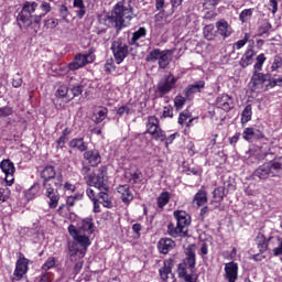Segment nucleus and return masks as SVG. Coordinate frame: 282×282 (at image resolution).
Here are the masks:
<instances>
[{"label": "nucleus", "mask_w": 282, "mask_h": 282, "mask_svg": "<svg viewBox=\"0 0 282 282\" xmlns=\"http://www.w3.org/2000/svg\"><path fill=\"white\" fill-rule=\"evenodd\" d=\"M68 232L73 237L74 241L68 242V254L70 261H76L77 259H83L87 252V248L91 246V240L89 236L94 232V219L85 218L79 224L78 227L70 225L68 227Z\"/></svg>", "instance_id": "1"}, {"label": "nucleus", "mask_w": 282, "mask_h": 282, "mask_svg": "<svg viewBox=\"0 0 282 282\" xmlns=\"http://www.w3.org/2000/svg\"><path fill=\"white\" fill-rule=\"evenodd\" d=\"M41 177L43 180V187L45 189V195L48 197L50 208H56L58 206V188L63 186V174H56V169L53 165H46L42 172Z\"/></svg>", "instance_id": "2"}, {"label": "nucleus", "mask_w": 282, "mask_h": 282, "mask_svg": "<svg viewBox=\"0 0 282 282\" xmlns=\"http://www.w3.org/2000/svg\"><path fill=\"white\" fill-rule=\"evenodd\" d=\"M133 17L135 15L133 14V7H131V3L127 0H121L113 7L108 20L112 28L120 31L131 23Z\"/></svg>", "instance_id": "3"}, {"label": "nucleus", "mask_w": 282, "mask_h": 282, "mask_svg": "<svg viewBox=\"0 0 282 282\" xmlns=\"http://www.w3.org/2000/svg\"><path fill=\"white\" fill-rule=\"evenodd\" d=\"M195 245H189L185 249V258L183 263L178 264V276L186 282H197V275L195 274Z\"/></svg>", "instance_id": "4"}, {"label": "nucleus", "mask_w": 282, "mask_h": 282, "mask_svg": "<svg viewBox=\"0 0 282 282\" xmlns=\"http://www.w3.org/2000/svg\"><path fill=\"white\" fill-rule=\"evenodd\" d=\"M39 4L36 2H24L22 10L18 13L17 21L18 25L21 30H26V28H30L32 23H35L39 25L41 23V19L45 17V14L34 15V12H36V8Z\"/></svg>", "instance_id": "5"}, {"label": "nucleus", "mask_w": 282, "mask_h": 282, "mask_svg": "<svg viewBox=\"0 0 282 282\" xmlns=\"http://www.w3.org/2000/svg\"><path fill=\"white\" fill-rule=\"evenodd\" d=\"M176 219V227L173 223L167 225V234L170 237H186L188 235V227L191 226V215L185 210H175L173 213Z\"/></svg>", "instance_id": "6"}, {"label": "nucleus", "mask_w": 282, "mask_h": 282, "mask_svg": "<svg viewBox=\"0 0 282 282\" xmlns=\"http://www.w3.org/2000/svg\"><path fill=\"white\" fill-rule=\"evenodd\" d=\"M279 171H282V156H275L273 160L260 165L253 172V177H258V180H268L270 175L276 177Z\"/></svg>", "instance_id": "7"}, {"label": "nucleus", "mask_w": 282, "mask_h": 282, "mask_svg": "<svg viewBox=\"0 0 282 282\" xmlns=\"http://www.w3.org/2000/svg\"><path fill=\"white\" fill-rule=\"evenodd\" d=\"M175 54L174 50L153 48L147 56V63H155L158 61L160 69H166L171 65V56Z\"/></svg>", "instance_id": "8"}, {"label": "nucleus", "mask_w": 282, "mask_h": 282, "mask_svg": "<svg viewBox=\"0 0 282 282\" xmlns=\"http://www.w3.org/2000/svg\"><path fill=\"white\" fill-rule=\"evenodd\" d=\"M94 52H96V48L91 47L88 50L87 54H77L74 61L68 64V69L75 72V69H80V67H85V65L94 63L96 59Z\"/></svg>", "instance_id": "9"}, {"label": "nucleus", "mask_w": 282, "mask_h": 282, "mask_svg": "<svg viewBox=\"0 0 282 282\" xmlns=\"http://www.w3.org/2000/svg\"><path fill=\"white\" fill-rule=\"evenodd\" d=\"M147 133H150L154 140H161V142L166 140V134L163 129L160 128V120L155 116L148 117Z\"/></svg>", "instance_id": "10"}, {"label": "nucleus", "mask_w": 282, "mask_h": 282, "mask_svg": "<svg viewBox=\"0 0 282 282\" xmlns=\"http://www.w3.org/2000/svg\"><path fill=\"white\" fill-rule=\"evenodd\" d=\"M105 175H107V167L101 166L98 169V173L96 175L88 176L87 183L89 186H95L97 191H109V184H107Z\"/></svg>", "instance_id": "11"}, {"label": "nucleus", "mask_w": 282, "mask_h": 282, "mask_svg": "<svg viewBox=\"0 0 282 282\" xmlns=\"http://www.w3.org/2000/svg\"><path fill=\"white\" fill-rule=\"evenodd\" d=\"M111 52L117 65H120L129 56V45L122 39H117L111 44Z\"/></svg>", "instance_id": "12"}, {"label": "nucleus", "mask_w": 282, "mask_h": 282, "mask_svg": "<svg viewBox=\"0 0 282 282\" xmlns=\"http://www.w3.org/2000/svg\"><path fill=\"white\" fill-rule=\"evenodd\" d=\"M175 85H177V78L170 73L160 79L156 85V91L160 96H166V94H171V90L175 89Z\"/></svg>", "instance_id": "13"}, {"label": "nucleus", "mask_w": 282, "mask_h": 282, "mask_svg": "<svg viewBox=\"0 0 282 282\" xmlns=\"http://www.w3.org/2000/svg\"><path fill=\"white\" fill-rule=\"evenodd\" d=\"M265 83H270V74L253 70V75L249 83L251 91H259V89H263V85H265Z\"/></svg>", "instance_id": "14"}, {"label": "nucleus", "mask_w": 282, "mask_h": 282, "mask_svg": "<svg viewBox=\"0 0 282 282\" xmlns=\"http://www.w3.org/2000/svg\"><path fill=\"white\" fill-rule=\"evenodd\" d=\"M0 169L6 175L4 180L8 186H12V184H14V172L17 171L14 163L10 161V159L2 160L0 163Z\"/></svg>", "instance_id": "15"}, {"label": "nucleus", "mask_w": 282, "mask_h": 282, "mask_svg": "<svg viewBox=\"0 0 282 282\" xmlns=\"http://www.w3.org/2000/svg\"><path fill=\"white\" fill-rule=\"evenodd\" d=\"M28 273V259L22 258L17 261L15 270L13 272V276L11 281H21L23 275Z\"/></svg>", "instance_id": "16"}, {"label": "nucleus", "mask_w": 282, "mask_h": 282, "mask_svg": "<svg viewBox=\"0 0 282 282\" xmlns=\"http://www.w3.org/2000/svg\"><path fill=\"white\" fill-rule=\"evenodd\" d=\"M84 160L88 161L90 166H98L100 162H102V158L100 156V152L98 150H88L83 154Z\"/></svg>", "instance_id": "17"}, {"label": "nucleus", "mask_w": 282, "mask_h": 282, "mask_svg": "<svg viewBox=\"0 0 282 282\" xmlns=\"http://www.w3.org/2000/svg\"><path fill=\"white\" fill-rule=\"evenodd\" d=\"M175 248V242L171 238H161L158 242V250L161 254H169Z\"/></svg>", "instance_id": "18"}, {"label": "nucleus", "mask_w": 282, "mask_h": 282, "mask_svg": "<svg viewBox=\"0 0 282 282\" xmlns=\"http://www.w3.org/2000/svg\"><path fill=\"white\" fill-rule=\"evenodd\" d=\"M206 87V82L198 80L192 85H188L184 90L183 94L186 98H191L193 94H199L202 93V89Z\"/></svg>", "instance_id": "19"}, {"label": "nucleus", "mask_w": 282, "mask_h": 282, "mask_svg": "<svg viewBox=\"0 0 282 282\" xmlns=\"http://www.w3.org/2000/svg\"><path fill=\"white\" fill-rule=\"evenodd\" d=\"M256 243L261 254H263L268 250H272V242H270V238L265 239V236L263 234H258V236L256 237Z\"/></svg>", "instance_id": "20"}, {"label": "nucleus", "mask_w": 282, "mask_h": 282, "mask_svg": "<svg viewBox=\"0 0 282 282\" xmlns=\"http://www.w3.org/2000/svg\"><path fill=\"white\" fill-rule=\"evenodd\" d=\"M216 28L218 34H220V36H223L224 39H228V36L232 34V26H230V24H228V21L224 19L216 22Z\"/></svg>", "instance_id": "21"}, {"label": "nucleus", "mask_w": 282, "mask_h": 282, "mask_svg": "<svg viewBox=\"0 0 282 282\" xmlns=\"http://www.w3.org/2000/svg\"><path fill=\"white\" fill-rule=\"evenodd\" d=\"M216 105L223 111H230L232 108V98L228 95H219L216 98Z\"/></svg>", "instance_id": "22"}, {"label": "nucleus", "mask_w": 282, "mask_h": 282, "mask_svg": "<svg viewBox=\"0 0 282 282\" xmlns=\"http://www.w3.org/2000/svg\"><path fill=\"white\" fill-rule=\"evenodd\" d=\"M117 193L121 195V200L123 202V204L129 205L131 204V202H133V193L131 192L129 185H120L117 188Z\"/></svg>", "instance_id": "23"}, {"label": "nucleus", "mask_w": 282, "mask_h": 282, "mask_svg": "<svg viewBox=\"0 0 282 282\" xmlns=\"http://www.w3.org/2000/svg\"><path fill=\"white\" fill-rule=\"evenodd\" d=\"M245 140H263L265 135L257 128H246L243 131Z\"/></svg>", "instance_id": "24"}, {"label": "nucleus", "mask_w": 282, "mask_h": 282, "mask_svg": "<svg viewBox=\"0 0 282 282\" xmlns=\"http://www.w3.org/2000/svg\"><path fill=\"white\" fill-rule=\"evenodd\" d=\"M239 267L235 262L227 263L225 265L226 278L229 282L237 281Z\"/></svg>", "instance_id": "25"}, {"label": "nucleus", "mask_w": 282, "mask_h": 282, "mask_svg": "<svg viewBox=\"0 0 282 282\" xmlns=\"http://www.w3.org/2000/svg\"><path fill=\"white\" fill-rule=\"evenodd\" d=\"M172 270H173V259L165 260L163 268L159 270L162 281L169 280V274H171Z\"/></svg>", "instance_id": "26"}, {"label": "nucleus", "mask_w": 282, "mask_h": 282, "mask_svg": "<svg viewBox=\"0 0 282 282\" xmlns=\"http://www.w3.org/2000/svg\"><path fill=\"white\" fill-rule=\"evenodd\" d=\"M270 243L274 257L282 256V239L280 237H270Z\"/></svg>", "instance_id": "27"}, {"label": "nucleus", "mask_w": 282, "mask_h": 282, "mask_svg": "<svg viewBox=\"0 0 282 282\" xmlns=\"http://www.w3.org/2000/svg\"><path fill=\"white\" fill-rule=\"evenodd\" d=\"M98 197L101 199V204L105 208H113V202H111V196H109V189H99Z\"/></svg>", "instance_id": "28"}, {"label": "nucleus", "mask_w": 282, "mask_h": 282, "mask_svg": "<svg viewBox=\"0 0 282 282\" xmlns=\"http://www.w3.org/2000/svg\"><path fill=\"white\" fill-rule=\"evenodd\" d=\"M204 39L206 41H215L217 39V31H215V25L207 24L203 29Z\"/></svg>", "instance_id": "29"}, {"label": "nucleus", "mask_w": 282, "mask_h": 282, "mask_svg": "<svg viewBox=\"0 0 282 282\" xmlns=\"http://www.w3.org/2000/svg\"><path fill=\"white\" fill-rule=\"evenodd\" d=\"M70 149H77V151H80L82 153L84 151H87V143L83 138L72 139L69 141Z\"/></svg>", "instance_id": "30"}, {"label": "nucleus", "mask_w": 282, "mask_h": 282, "mask_svg": "<svg viewBox=\"0 0 282 282\" xmlns=\"http://www.w3.org/2000/svg\"><path fill=\"white\" fill-rule=\"evenodd\" d=\"M252 58H254V51L248 50L240 59L241 67L246 68L249 65H252Z\"/></svg>", "instance_id": "31"}, {"label": "nucleus", "mask_w": 282, "mask_h": 282, "mask_svg": "<svg viewBox=\"0 0 282 282\" xmlns=\"http://www.w3.org/2000/svg\"><path fill=\"white\" fill-rule=\"evenodd\" d=\"M73 8L80 10V11H76V17L78 19H83V17H85V14H87V10L85 8V1H83V0H74Z\"/></svg>", "instance_id": "32"}, {"label": "nucleus", "mask_w": 282, "mask_h": 282, "mask_svg": "<svg viewBox=\"0 0 282 282\" xmlns=\"http://www.w3.org/2000/svg\"><path fill=\"white\" fill-rule=\"evenodd\" d=\"M194 204H196L197 206H204V204H206V202H208V196H206V191L204 189H199L195 196H194Z\"/></svg>", "instance_id": "33"}, {"label": "nucleus", "mask_w": 282, "mask_h": 282, "mask_svg": "<svg viewBox=\"0 0 282 282\" xmlns=\"http://www.w3.org/2000/svg\"><path fill=\"white\" fill-rule=\"evenodd\" d=\"M68 100H74V98H76V96H80V94H83V85H70L68 87Z\"/></svg>", "instance_id": "34"}, {"label": "nucleus", "mask_w": 282, "mask_h": 282, "mask_svg": "<svg viewBox=\"0 0 282 282\" xmlns=\"http://www.w3.org/2000/svg\"><path fill=\"white\" fill-rule=\"evenodd\" d=\"M252 120V105H247L241 112V123L246 124Z\"/></svg>", "instance_id": "35"}, {"label": "nucleus", "mask_w": 282, "mask_h": 282, "mask_svg": "<svg viewBox=\"0 0 282 282\" xmlns=\"http://www.w3.org/2000/svg\"><path fill=\"white\" fill-rule=\"evenodd\" d=\"M144 36H147V29L145 28H139L138 31H135L132 34V37L130 40V45H135V43H138V41H140V39H144Z\"/></svg>", "instance_id": "36"}, {"label": "nucleus", "mask_w": 282, "mask_h": 282, "mask_svg": "<svg viewBox=\"0 0 282 282\" xmlns=\"http://www.w3.org/2000/svg\"><path fill=\"white\" fill-rule=\"evenodd\" d=\"M127 177L129 178L130 184H140V182L143 180L142 172H140V170H135L127 175Z\"/></svg>", "instance_id": "37"}, {"label": "nucleus", "mask_w": 282, "mask_h": 282, "mask_svg": "<svg viewBox=\"0 0 282 282\" xmlns=\"http://www.w3.org/2000/svg\"><path fill=\"white\" fill-rule=\"evenodd\" d=\"M105 118H107V108L97 110L93 116V120L96 122V124H100Z\"/></svg>", "instance_id": "38"}, {"label": "nucleus", "mask_w": 282, "mask_h": 282, "mask_svg": "<svg viewBox=\"0 0 282 282\" xmlns=\"http://www.w3.org/2000/svg\"><path fill=\"white\" fill-rule=\"evenodd\" d=\"M270 30H272V24L268 21L262 22L258 28V36H268V34H270Z\"/></svg>", "instance_id": "39"}, {"label": "nucleus", "mask_w": 282, "mask_h": 282, "mask_svg": "<svg viewBox=\"0 0 282 282\" xmlns=\"http://www.w3.org/2000/svg\"><path fill=\"white\" fill-rule=\"evenodd\" d=\"M254 13V9H245L239 14V21L241 23H248L250 19H252V14Z\"/></svg>", "instance_id": "40"}, {"label": "nucleus", "mask_w": 282, "mask_h": 282, "mask_svg": "<svg viewBox=\"0 0 282 282\" xmlns=\"http://www.w3.org/2000/svg\"><path fill=\"white\" fill-rule=\"evenodd\" d=\"M214 202H223L226 197V187L220 186L213 192Z\"/></svg>", "instance_id": "41"}, {"label": "nucleus", "mask_w": 282, "mask_h": 282, "mask_svg": "<svg viewBox=\"0 0 282 282\" xmlns=\"http://www.w3.org/2000/svg\"><path fill=\"white\" fill-rule=\"evenodd\" d=\"M170 200H171V194H169V192H163L158 197V206L160 208H164V206H166V204H169Z\"/></svg>", "instance_id": "42"}, {"label": "nucleus", "mask_w": 282, "mask_h": 282, "mask_svg": "<svg viewBox=\"0 0 282 282\" xmlns=\"http://www.w3.org/2000/svg\"><path fill=\"white\" fill-rule=\"evenodd\" d=\"M55 96H57V98H66V100H69V87L65 85L59 86L55 93Z\"/></svg>", "instance_id": "43"}, {"label": "nucleus", "mask_w": 282, "mask_h": 282, "mask_svg": "<svg viewBox=\"0 0 282 282\" xmlns=\"http://www.w3.org/2000/svg\"><path fill=\"white\" fill-rule=\"evenodd\" d=\"M12 113H14V109L12 107H0V118H8V116H12Z\"/></svg>", "instance_id": "44"}, {"label": "nucleus", "mask_w": 282, "mask_h": 282, "mask_svg": "<svg viewBox=\"0 0 282 282\" xmlns=\"http://www.w3.org/2000/svg\"><path fill=\"white\" fill-rule=\"evenodd\" d=\"M56 265V258L54 257H50L45 263L42 265V270H45V272H47V270H52V268H54Z\"/></svg>", "instance_id": "45"}, {"label": "nucleus", "mask_w": 282, "mask_h": 282, "mask_svg": "<svg viewBox=\"0 0 282 282\" xmlns=\"http://www.w3.org/2000/svg\"><path fill=\"white\" fill-rule=\"evenodd\" d=\"M269 87H282V76L272 78L270 75Z\"/></svg>", "instance_id": "46"}, {"label": "nucleus", "mask_w": 282, "mask_h": 282, "mask_svg": "<svg viewBox=\"0 0 282 282\" xmlns=\"http://www.w3.org/2000/svg\"><path fill=\"white\" fill-rule=\"evenodd\" d=\"M186 97L177 95L174 99V106L176 107V109H182V107H184V105L186 104Z\"/></svg>", "instance_id": "47"}, {"label": "nucleus", "mask_w": 282, "mask_h": 282, "mask_svg": "<svg viewBox=\"0 0 282 282\" xmlns=\"http://www.w3.org/2000/svg\"><path fill=\"white\" fill-rule=\"evenodd\" d=\"M58 25V19L56 18H51L48 20H45L44 26L47 28V30H54Z\"/></svg>", "instance_id": "48"}, {"label": "nucleus", "mask_w": 282, "mask_h": 282, "mask_svg": "<svg viewBox=\"0 0 282 282\" xmlns=\"http://www.w3.org/2000/svg\"><path fill=\"white\" fill-rule=\"evenodd\" d=\"M280 67H282V58H281V56L276 55L273 58L271 69H272V72H276V69H279Z\"/></svg>", "instance_id": "49"}, {"label": "nucleus", "mask_w": 282, "mask_h": 282, "mask_svg": "<svg viewBox=\"0 0 282 282\" xmlns=\"http://www.w3.org/2000/svg\"><path fill=\"white\" fill-rule=\"evenodd\" d=\"M23 85V78H21V75L18 73L13 79H12V87L19 88Z\"/></svg>", "instance_id": "50"}, {"label": "nucleus", "mask_w": 282, "mask_h": 282, "mask_svg": "<svg viewBox=\"0 0 282 282\" xmlns=\"http://www.w3.org/2000/svg\"><path fill=\"white\" fill-rule=\"evenodd\" d=\"M188 118H191V111L184 110L183 112L180 113L178 123H180V124H184V122H185Z\"/></svg>", "instance_id": "51"}, {"label": "nucleus", "mask_w": 282, "mask_h": 282, "mask_svg": "<svg viewBox=\"0 0 282 282\" xmlns=\"http://www.w3.org/2000/svg\"><path fill=\"white\" fill-rule=\"evenodd\" d=\"M9 194L10 189L0 187V204H3V202H8Z\"/></svg>", "instance_id": "52"}, {"label": "nucleus", "mask_w": 282, "mask_h": 282, "mask_svg": "<svg viewBox=\"0 0 282 282\" xmlns=\"http://www.w3.org/2000/svg\"><path fill=\"white\" fill-rule=\"evenodd\" d=\"M54 281V274L51 272H45L41 275L40 282H53Z\"/></svg>", "instance_id": "53"}, {"label": "nucleus", "mask_w": 282, "mask_h": 282, "mask_svg": "<svg viewBox=\"0 0 282 282\" xmlns=\"http://www.w3.org/2000/svg\"><path fill=\"white\" fill-rule=\"evenodd\" d=\"M80 259H83V258H77L76 260L73 261V263H75V267H74L75 274H78V272H80V270H83V261Z\"/></svg>", "instance_id": "54"}, {"label": "nucleus", "mask_w": 282, "mask_h": 282, "mask_svg": "<svg viewBox=\"0 0 282 282\" xmlns=\"http://www.w3.org/2000/svg\"><path fill=\"white\" fill-rule=\"evenodd\" d=\"M269 7H270L272 14H276V12L279 10V2L276 0H270Z\"/></svg>", "instance_id": "55"}, {"label": "nucleus", "mask_w": 282, "mask_h": 282, "mask_svg": "<svg viewBox=\"0 0 282 282\" xmlns=\"http://www.w3.org/2000/svg\"><path fill=\"white\" fill-rule=\"evenodd\" d=\"M163 118H173V107L166 106L163 108Z\"/></svg>", "instance_id": "56"}, {"label": "nucleus", "mask_w": 282, "mask_h": 282, "mask_svg": "<svg viewBox=\"0 0 282 282\" xmlns=\"http://www.w3.org/2000/svg\"><path fill=\"white\" fill-rule=\"evenodd\" d=\"M86 195H87V197H89V199H91V202H96V199H98V198L96 197V189H94V188H91V187H88V188L86 189Z\"/></svg>", "instance_id": "57"}, {"label": "nucleus", "mask_w": 282, "mask_h": 282, "mask_svg": "<svg viewBox=\"0 0 282 282\" xmlns=\"http://www.w3.org/2000/svg\"><path fill=\"white\" fill-rule=\"evenodd\" d=\"M220 0H205L204 7L207 8V10H210V8H215L219 3Z\"/></svg>", "instance_id": "58"}, {"label": "nucleus", "mask_w": 282, "mask_h": 282, "mask_svg": "<svg viewBox=\"0 0 282 282\" xmlns=\"http://www.w3.org/2000/svg\"><path fill=\"white\" fill-rule=\"evenodd\" d=\"M65 142H67V138L65 135H62L56 141V149H63L65 147Z\"/></svg>", "instance_id": "59"}, {"label": "nucleus", "mask_w": 282, "mask_h": 282, "mask_svg": "<svg viewBox=\"0 0 282 282\" xmlns=\"http://www.w3.org/2000/svg\"><path fill=\"white\" fill-rule=\"evenodd\" d=\"M117 113H118L119 116H124V113H131V109H130L128 106H121V107L118 109Z\"/></svg>", "instance_id": "60"}, {"label": "nucleus", "mask_w": 282, "mask_h": 282, "mask_svg": "<svg viewBox=\"0 0 282 282\" xmlns=\"http://www.w3.org/2000/svg\"><path fill=\"white\" fill-rule=\"evenodd\" d=\"M182 1H184V0H171L172 14H173V12H175V9L180 8V6H182Z\"/></svg>", "instance_id": "61"}, {"label": "nucleus", "mask_w": 282, "mask_h": 282, "mask_svg": "<svg viewBox=\"0 0 282 282\" xmlns=\"http://www.w3.org/2000/svg\"><path fill=\"white\" fill-rule=\"evenodd\" d=\"M91 171V167L87 166V165H84L83 169H82V175H84V177H88L91 175L89 174Z\"/></svg>", "instance_id": "62"}, {"label": "nucleus", "mask_w": 282, "mask_h": 282, "mask_svg": "<svg viewBox=\"0 0 282 282\" xmlns=\"http://www.w3.org/2000/svg\"><path fill=\"white\" fill-rule=\"evenodd\" d=\"M41 8L45 14L52 10V7L47 2H42Z\"/></svg>", "instance_id": "63"}, {"label": "nucleus", "mask_w": 282, "mask_h": 282, "mask_svg": "<svg viewBox=\"0 0 282 282\" xmlns=\"http://www.w3.org/2000/svg\"><path fill=\"white\" fill-rule=\"evenodd\" d=\"M166 0H155L156 10H164V3Z\"/></svg>", "instance_id": "64"}]
</instances>
